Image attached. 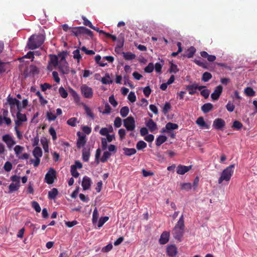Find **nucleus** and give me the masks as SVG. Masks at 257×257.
Here are the masks:
<instances>
[{"label":"nucleus","mask_w":257,"mask_h":257,"mask_svg":"<svg viewBox=\"0 0 257 257\" xmlns=\"http://www.w3.org/2000/svg\"><path fill=\"white\" fill-rule=\"evenodd\" d=\"M185 224L183 214L180 216L172 231L174 238L179 242L181 241L184 233Z\"/></svg>","instance_id":"f257e3e1"},{"label":"nucleus","mask_w":257,"mask_h":257,"mask_svg":"<svg viewBox=\"0 0 257 257\" xmlns=\"http://www.w3.org/2000/svg\"><path fill=\"white\" fill-rule=\"evenodd\" d=\"M45 40V35L39 34L37 35H32L29 39L27 45L29 49L34 50L40 47Z\"/></svg>","instance_id":"f03ea898"},{"label":"nucleus","mask_w":257,"mask_h":257,"mask_svg":"<svg viewBox=\"0 0 257 257\" xmlns=\"http://www.w3.org/2000/svg\"><path fill=\"white\" fill-rule=\"evenodd\" d=\"M234 164L230 165L223 170L220 177L218 179L219 184L222 183L223 181L228 182L230 180L234 172Z\"/></svg>","instance_id":"7ed1b4c3"},{"label":"nucleus","mask_w":257,"mask_h":257,"mask_svg":"<svg viewBox=\"0 0 257 257\" xmlns=\"http://www.w3.org/2000/svg\"><path fill=\"white\" fill-rule=\"evenodd\" d=\"M60 58L58 67L59 70L64 74H67L69 73L70 70L68 64L66 60V54L64 53H60L59 54Z\"/></svg>","instance_id":"20e7f679"},{"label":"nucleus","mask_w":257,"mask_h":257,"mask_svg":"<svg viewBox=\"0 0 257 257\" xmlns=\"http://www.w3.org/2000/svg\"><path fill=\"white\" fill-rule=\"evenodd\" d=\"M7 101L10 105L11 112L12 115L16 110H19L22 108L21 102L15 98H13L9 96L7 98Z\"/></svg>","instance_id":"39448f33"},{"label":"nucleus","mask_w":257,"mask_h":257,"mask_svg":"<svg viewBox=\"0 0 257 257\" xmlns=\"http://www.w3.org/2000/svg\"><path fill=\"white\" fill-rule=\"evenodd\" d=\"M49 56L50 60L48 62L47 69L49 71H52L53 69V67L58 66L60 58L59 55L57 56L53 54H50Z\"/></svg>","instance_id":"423d86ee"},{"label":"nucleus","mask_w":257,"mask_h":257,"mask_svg":"<svg viewBox=\"0 0 257 257\" xmlns=\"http://www.w3.org/2000/svg\"><path fill=\"white\" fill-rule=\"evenodd\" d=\"M80 89L81 93L85 98H91L92 97L93 91L91 87L86 84H83L81 85Z\"/></svg>","instance_id":"0eeeda50"},{"label":"nucleus","mask_w":257,"mask_h":257,"mask_svg":"<svg viewBox=\"0 0 257 257\" xmlns=\"http://www.w3.org/2000/svg\"><path fill=\"white\" fill-rule=\"evenodd\" d=\"M123 125L127 131H134L135 128V121L134 117L130 116L124 119Z\"/></svg>","instance_id":"6e6552de"},{"label":"nucleus","mask_w":257,"mask_h":257,"mask_svg":"<svg viewBox=\"0 0 257 257\" xmlns=\"http://www.w3.org/2000/svg\"><path fill=\"white\" fill-rule=\"evenodd\" d=\"M2 140L6 144L7 147L10 150L16 144L13 137L9 134L4 135L2 137Z\"/></svg>","instance_id":"1a4fd4ad"},{"label":"nucleus","mask_w":257,"mask_h":257,"mask_svg":"<svg viewBox=\"0 0 257 257\" xmlns=\"http://www.w3.org/2000/svg\"><path fill=\"white\" fill-rule=\"evenodd\" d=\"M56 174V171L51 168L45 175V181L48 184H51L54 182V178Z\"/></svg>","instance_id":"9d476101"},{"label":"nucleus","mask_w":257,"mask_h":257,"mask_svg":"<svg viewBox=\"0 0 257 257\" xmlns=\"http://www.w3.org/2000/svg\"><path fill=\"white\" fill-rule=\"evenodd\" d=\"M225 125V121L222 118H218L213 121L212 125L216 130H221L224 127Z\"/></svg>","instance_id":"9b49d317"},{"label":"nucleus","mask_w":257,"mask_h":257,"mask_svg":"<svg viewBox=\"0 0 257 257\" xmlns=\"http://www.w3.org/2000/svg\"><path fill=\"white\" fill-rule=\"evenodd\" d=\"M223 90V87L219 85L215 87L214 92L211 94V97L213 100H217L221 95Z\"/></svg>","instance_id":"f8f14e48"},{"label":"nucleus","mask_w":257,"mask_h":257,"mask_svg":"<svg viewBox=\"0 0 257 257\" xmlns=\"http://www.w3.org/2000/svg\"><path fill=\"white\" fill-rule=\"evenodd\" d=\"M92 184V181L91 179L86 176H85L83 178L82 182V186L83 187V189L84 190H88Z\"/></svg>","instance_id":"ddd939ff"},{"label":"nucleus","mask_w":257,"mask_h":257,"mask_svg":"<svg viewBox=\"0 0 257 257\" xmlns=\"http://www.w3.org/2000/svg\"><path fill=\"white\" fill-rule=\"evenodd\" d=\"M191 166H186L179 165L177 168V173L180 175H184L191 170Z\"/></svg>","instance_id":"4468645a"},{"label":"nucleus","mask_w":257,"mask_h":257,"mask_svg":"<svg viewBox=\"0 0 257 257\" xmlns=\"http://www.w3.org/2000/svg\"><path fill=\"white\" fill-rule=\"evenodd\" d=\"M77 136L79 137L77 141V147L78 148L84 146L86 144V138L84 135H81L80 132L77 133Z\"/></svg>","instance_id":"2eb2a0df"},{"label":"nucleus","mask_w":257,"mask_h":257,"mask_svg":"<svg viewBox=\"0 0 257 257\" xmlns=\"http://www.w3.org/2000/svg\"><path fill=\"white\" fill-rule=\"evenodd\" d=\"M170 233L168 231H164L161 235L159 242L161 244L167 243L169 239Z\"/></svg>","instance_id":"dca6fc26"},{"label":"nucleus","mask_w":257,"mask_h":257,"mask_svg":"<svg viewBox=\"0 0 257 257\" xmlns=\"http://www.w3.org/2000/svg\"><path fill=\"white\" fill-rule=\"evenodd\" d=\"M167 254L170 257H174L177 253V249L175 245H170L167 248Z\"/></svg>","instance_id":"f3484780"},{"label":"nucleus","mask_w":257,"mask_h":257,"mask_svg":"<svg viewBox=\"0 0 257 257\" xmlns=\"http://www.w3.org/2000/svg\"><path fill=\"white\" fill-rule=\"evenodd\" d=\"M146 125L151 132H153L157 129V124L152 119L147 122Z\"/></svg>","instance_id":"a211bd4d"},{"label":"nucleus","mask_w":257,"mask_h":257,"mask_svg":"<svg viewBox=\"0 0 257 257\" xmlns=\"http://www.w3.org/2000/svg\"><path fill=\"white\" fill-rule=\"evenodd\" d=\"M196 123L201 127L202 128H205L208 129L209 128V125L207 124L204 120L202 117H199L197 118L196 121Z\"/></svg>","instance_id":"6ab92c4d"},{"label":"nucleus","mask_w":257,"mask_h":257,"mask_svg":"<svg viewBox=\"0 0 257 257\" xmlns=\"http://www.w3.org/2000/svg\"><path fill=\"white\" fill-rule=\"evenodd\" d=\"M90 155V149L84 148L82 150L83 160L85 162H88L89 161Z\"/></svg>","instance_id":"aec40b11"},{"label":"nucleus","mask_w":257,"mask_h":257,"mask_svg":"<svg viewBox=\"0 0 257 257\" xmlns=\"http://www.w3.org/2000/svg\"><path fill=\"white\" fill-rule=\"evenodd\" d=\"M196 52V49L193 47L191 46L186 52V54L184 55V57H186L188 58H192Z\"/></svg>","instance_id":"412c9836"},{"label":"nucleus","mask_w":257,"mask_h":257,"mask_svg":"<svg viewBox=\"0 0 257 257\" xmlns=\"http://www.w3.org/2000/svg\"><path fill=\"white\" fill-rule=\"evenodd\" d=\"M213 105L210 103H205L201 106L202 111L205 113H208L213 108Z\"/></svg>","instance_id":"4be33fe9"},{"label":"nucleus","mask_w":257,"mask_h":257,"mask_svg":"<svg viewBox=\"0 0 257 257\" xmlns=\"http://www.w3.org/2000/svg\"><path fill=\"white\" fill-rule=\"evenodd\" d=\"M83 31V27H78L73 28L71 32L72 34L76 36H78L80 34H82Z\"/></svg>","instance_id":"5701e85b"},{"label":"nucleus","mask_w":257,"mask_h":257,"mask_svg":"<svg viewBox=\"0 0 257 257\" xmlns=\"http://www.w3.org/2000/svg\"><path fill=\"white\" fill-rule=\"evenodd\" d=\"M33 155L35 158H40L42 156V151L39 147H36L34 148L33 151Z\"/></svg>","instance_id":"b1692460"},{"label":"nucleus","mask_w":257,"mask_h":257,"mask_svg":"<svg viewBox=\"0 0 257 257\" xmlns=\"http://www.w3.org/2000/svg\"><path fill=\"white\" fill-rule=\"evenodd\" d=\"M167 137L164 135L159 136L156 140V145L157 146H161L163 143L167 141Z\"/></svg>","instance_id":"393cba45"},{"label":"nucleus","mask_w":257,"mask_h":257,"mask_svg":"<svg viewBox=\"0 0 257 257\" xmlns=\"http://www.w3.org/2000/svg\"><path fill=\"white\" fill-rule=\"evenodd\" d=\"M165 128L167 131L169 132L170 131L177 129L178 125L176 123L168 122L166 124Z\"/></svg>","instance_id":"a878e982"},{"label":"nucleus","mask_w":257,"mask_h":257,"mask_svg":"<svg viewBox=\"0 0 257 257\" xmlns=\"http://www.w3.org/2000/svg\"><path fill=\"white\" fill-rule=\"evenodd\" d=\"M123 150L124 151V155L127 156L133 155L137 152L136 149L134 148H123Z\"/></svg>","instance_id":"bb28decb"},{"label":"nucleus","mask_w":257,"mask_h":257,"mask_svg":"<svg viewBox=\"0 0 257 257\" xmlns=\"http://www.w3.org/2000/svg\"><path fill=\"white\" fill-rule=\"evenodd\" d=\"M21 109L18 110L16 113L17 119L19 121L23 122H25L27 120V118L26 114H22L21 113Z\"/></svg>","instance_id":"cd10ccee"},{"label":"nucleus","mask_w":257,"mask_h":257,"mask_svg":"<svg viewBox=\"0 0 257 257\" xmlns=\"http://www.w3.org/2000/svg\"><path fill=\"white\" fill-rule=\"evenodd\" d=\"M123 56L126 60H132L136 58V55L131 52H123Z\"/></svg>","instance_id":"c85d7f7f"},{"label":"nucleus","mask_w":257,"mask_h":257,"mask_svg":"<svg viewBox=\"0 0 257 257\" xmlns=\"http://www.w3.org/2000/svg\"><path fill=\"white\" fill-rule=\"evenodd\" d=\"M58 191L56 188H53L48 192V198L50 199H54L58 195Z\"/></svg>","instance_id":"c756f323"},{"label":"nucleus","mask_w":257,"mask_h":257,"mask_svg":"<svg viewBox=\"0 0 257 257\" xmlns=\"http://www.w3.org/2000/svg\"><path fill=\"white\" fill-rule=\"evenodd\" d=\"M112 154L108 151H105L103 155L100 159V161L102 163L106 162L107 160L110 158V157L111 156Z\"/></svg>","instance_id":"7c9ffc66"},{"label":"nucleus","mask_w":257,"mask_h":257,"mask_svg":"<svg viewBox=\"0 0 257 257\" xmlns=\"http://www.w3.org/2000/svg\"><path fill=\"white\" fill-rule=\"evenodd\" d=\"M20 184L19 183H11L9 187V192L13 193L19 188Z\"/></svg>","instance_id":"2f4dec72"},{"label":"nucleus","mask_w":257,"mask_h":257,"mask_svg":"<svg viewBox=\"0 0 257 257\" xmlns=\"http://www.w3.org/2000/svg\"><path fill=\"white\" fill-rule=\"evenodd\" d=\"M16 156L19 158L20 154L22 153L24 150V148L20 145H17L14 149Z\"/></svg>","instance_id":"473e14b6"},{"label":"nucleus","mask_w":257,"mask_h":257,"mask_svg":"<svg viewBox=\"0 0 257 257\" xmlns=\"http://www.w3.org/2000/svg\"><path fill=\"white\" fill-rule=\"evenodd\" d=\"M244 93L247 96H253L255 95V92L250 87H247L244 89Z\"/></svg>","instance_id":"72a5a7b5"},{"label":"nucleus","mask_w":257,"mask_h":257,"mask_svg":"<svg viewBox=\"0 0 257 257\" xmlns=\"http://www.w3.org/2000/svg\"><path fill=\"white\" fill-rule=\"evenodd\" d=\"M99 217V214L96 208H95L93 212L92 222L93 224H95L97 221Z\"/></svg>","instance_id":"f704fd0d"},{"label":"nucleus","mask_w":257,"mask_h":257,"mask_svg":"<svg viewBox=\"0 0 257 257\" xmlns=\"http://www.w3.org/2000/svg\"><path fill=\"white\" fill-rule=\"evenodd\" d=\"M212 75L210 73L205 72L203 74L201 79L202 81L204 82H207L212 78Z\"/></svg>","instance_id":"c9c22d12"},{"label":"nucleus","mask_w":257,"mask_h":257,"mask_svg":"<svg viewBox=\"0 0 257 257\" xmlns=\"http://www.w3.org/2000/svg\"><path fill=\"white\" fill-rule=\"evenodd\" d=\"M129 112V108L127 106L122 107L120 110V114L121 116L124 117L127 115Z\"/></svg>","instance_id":"e433bc0d"},{"label":"nucleus","mask_w":257,"mask_h":257,"mask_svg":"<svg viewBox=\"0 0 257 257\" xmlns=\"http://www.w3.org/2000/svg\"><path fill=\"white\" fill-rule=\"evenodd\" d=\"M182 190L189 191L192 188V185L190 183H183L180 184Z\"/></svg>","instance_id":"4c0bfd02"},{"label":"nucleus","mask_w":257,"mask_h":257,"mask_svg":"<svg viewBox=\"0 0 257 257\" xmlns=\"http://www.w3.org/2000/svg\"><path fill=\"white\" fill-rule=\"evenodd\" d=\"M109 219V217L108 216H104L100 217L99 219L98 222V227L99 228L102 227L103 224Z\"/></svg>","instance_id":"58836bf2"},{"label":"nucleus","mask_w":257,"mask_h":257,"mask_svg":"<svg viewBox=\"0 0 257 257\" xmlns=\"http://www.w3.org/2000/svg\"><path fill=\"white\" fill-rule=\"evenodd\" d=\"M171 105L170 103L168 102H166L165 103L164 107H163L162 111L163 113L166 115L168 113L169 111L171 109Z\"/></svg>","instance_id":"ea45409f"},{"label":"nucleus","mask_w":257,"mask_h":257,"mask_svg":"<svg viewBox=\"0 0 257 257\" xmlns=\"http://www.w3.org/2000/svg\"><path fill=\"white\" fill-rule=\"evenodd\" d=\"M70 93L71 96L73 97L74 100L76 102L79 101V96L78 93L73 89L70 88Z\"/></svg>","instance_id":"a19ab883"},{"label":"nucleus","mask_w":257,"mask_h":257,"mask_svg":"<svg viewBox=\"0 0 257 257\" xmlns=\"http://www.w3.org/2000/svg\"><path fill=\"white\" fill-rule=\"evenodd\" d=\"M136 147L138 150H141L147 147V144L143 141H140L137 143Z\"/></svg>","instance_id":"79ce46f5"},{"label":"nucleus","mask_w":257,"mask_h":257,"mask_svg":"<svg viewBox=\"0 0 257 257\" xmlns=\"http://www.w3.org/2000/svg\"><path fill=\"white\" fill-rule=\"evenodd\" d=\"M164 65V61H161V63H156L154 67L155 69V71L157 73H161V69L163 67V65Z\"/></svg>","instance_id":"37998d69"},{"label":"nucleus","mask_w":257,"mask_h":257,"mask_svg":"<svg viewBox=\"0 0 257 257\" xmlns=\"http://www.w3.org/2000/svg\"><path fill=\"white\" fill-rule=\"evenodd\" d=\"M59 93L60 96L63 98H66L68 96V93L67 91L63 87H60L59 88Z\"/></svg>","instance_id":"c03bdc74"},{"label":"nucleus","mask_w":257,"mask_h":257,"mask_svg":"<svg viewBox=\"0 0 257 257\" xmlns=\"http://www.w3.org/2000/svg\"><path fill=\"white\" fill-rule=\"evenodd\" d=\"M154 69V65L153 63H150L145 68V71L147 73H151Z\"/></svg>","instance_id":"a18cd8bd"},{"label":"nucleus","mask_w":257,"mask_h":257,"mask_svg":"<svg viewBox=\"0 0 257 257\" xmlns=\"http://www.w3.org/2000/svg\"><path fill=\"white\" fill-rule=\"evenodd\" d=\"M101 56L100 55H96L95 57V60L96 61V62L101 67H104L105 66H106L107 65V63H104V62H100V60H101Z\"/></svg>","instance_id":"49530a36"},{"label":"nucleus","mask_w":257,"mask_h":257,"mask_svg":"<svg viewBox=\"0 0 257 257\" xmlns=\"http://www.w3.org/2000/svg\"><path fill=\"white\" fill-rule=\"evenodd\" d=\"M77 122V118L76 117H71L67 120V123L69 125L75 126L76 125Z\"/></svg>","instance_id":"de8ad7c7"},{"label":"nucleus","mask_w":257,"mask_h":257,"mask_svg":"<svg viewBox=\"0 0 257 257\" xmlns=\"http://www.w3.org/2000/svg\"><path fill=\"white\" fill-rule=\"evenodd\" d=\"M32 206L37 212H40L41 211V207L37 202L33 201L32 202Z\"/></svg>","instance_id":"09e8293b"},{"label":"nucleus","mask_w":257,"mask_h":257,"mask_svg":"<svg viewBox=\"0 0 257 257\" xmlns=\"http://www.w3.org/2000/svg\"><path fill=\"white\" fill-rule=\"evenodd\" d=\"M4 169L6 171L10 172L12 169V164L9 161L6 162L4 165Z\"/></svg>","instance_id":"8fccbe9b"},{"label":"nucleus","mask_w":257,"mask_h":257,"mask_svg":"<svg viewBox=\"0 0 257 257\" xmlns=\"http://www.w3.org/2000/svg\"><path fill=\"white\" fill-rule=\"evenodd\" d=\"M70 172L72 176L75 178H77L79 175V173L77 171V169H75L74 166H71Z\"/></svg>","instance_id":"3c124183"},{"label":"nucleus","mask_w":257,"mask_h":257,"mask_svg":"<svg viewBox=\"0 0 257 257\" xmlns=\"http://www.w3.org/2000/svg\"><path fill=\"white\" fill-rule=\"evenodd\" d=\"M73 58L77 59L78 62L81 59V56L80 54V51L78 49L75 50L73 52Z\"/></svg>","instance_id":"603ef678"},{"label":"nucleus","mask_w":257,"mask_h":257,"mask_svg":"<svg viewBox=\"0 0 257 257\" xmlns=\"http://www.w3.org/2000/svg\"><path fill=\"white\" fill-rule=\"evenodd\" d=\"M127 98L131 102H134L136 100V95L135 93L133 91L130 92L129 94L128 95Z\"/></svg>","instance_id":"864d4df0"},{"label":"nucleus","mask_w":257,"mask_h":257,"mask_svg":"<svg viewBox=\"0 0 257 257\" xmlns=\"http://www.w3.org/2000/svg\"><path fill=\"white\" fill-rule=\"evenodd\" d=\"M121 119L119 117H116L114 121V126L115 127H119L121 125Z\"/></svg>","instance_id":"5fc2aeb1"},{"label":"nucleus","mask_w":257,"mask_h":257,"mask_svg":"<svg viewBox=\"0 0 257 257\" xmlns=\"http://www.w3.org/2000/svg\"><path fill=\"white\" fill-rule=\"evenodd\" d=\"M49 132L52 136V139L55 140L57 139L56 133L55 129L53 127H50L49 129Z\"/></svg>","instance_id":"6e6d98bb"},{"label":"nucleus","mask_w":257,"mask_h":257,"mask_svg":"<svg viewBox=\"0 0 257 257\" xmlns=\"http://www.w3.org/2000/svg\"><path fill=\"white\" fill-rule=\"evenodd\" d=\"M81 51L84 52L85 54L89 55H92L95 54L94 51L91 50H87V48L85 46H83L81 49Z\"/></svg>","instance_id":"4d7b16f0"},{"label":"nucleus","mask_w":257,"mask_h":257,"mask_svg":"<svg viewBox=\"0 0 257 257\" xmlns=\"http://www.w3.org/2000/svg\"><path fill=\"white\" fill-rule=\"evenodd\" d=\"M232 127L239 130L242 128V124L240 121L235 120L233 123Z\"/></svg>","instance_id":"13d9d810"},{"label":"nucleus","mask_w":257,"mask_h":257,"mask_svg":"<svg viewBox=\"0 0 257 257\" xmlns=\"http://www.w3.org/2000/svg\"><path fill=\"white\" fill-rule=\"evenodd\" d=\"M109 102L114 107H116L118 104L117 102L115 99L113 95L109 96Z\"/></svg>","instance_id":"bf43d9fd"},{"label":"nucleus","mask_w":257,"mask_h":257,"mask_svg":"<svg viewBox=\"0 0 257 257\" xmlns=\"http://www.w3.org/2000/svg\"><path fill=\"white\" fill-rule=\"evenodd\" d=\"M110 111L111 108L109 105L107 103H106L104 105V109L102 111H100L102 112L103 114H109L110 112Z\"/></svg>","instance_id":"052dcab7"},{"label":"nucleus","mask_w":257,"mask_h":257,"mask_svg":"<svg viewBox=\"0 0 257 257\" xmlns=\"http://www.w3.org/2000/svg\"><path fill=\"white\" fill-rule=\"evenodd\" d=\"M179 71L177 66L176 64L172 63L170 66V73H176Z\"/></svg>","instance_id":"680f3d73"},{"label":"nucleus","mask_w":257,"mask_h":257,"mask_svg":"<svg viewBox=\"0 0 257 257\" xmlns=\"http://www.w3.org/2000/svg\"><path fill=\"white\" fill-rule=\"evenodd\" d=\"M47 117L49 121H53L56 118V116L51 112H47Z\"/></svg>","instance_id":"e2e57ef3"},{"label":"nucleus","mask_w":257,"mask_h":257,"mask_svg":"<svg viewBox=\"0 0 257 257\" xmlns=\"http://www.w3.org/2000/svg\"><path fill=\"white\" fill-rule=\"evenodd\" d=\"M109 132V130L107 127H102L99 131V133L102 136H106Z\"/></svg>","instance_id":"0e129e2a"},{"label":"nucleus","mask_w":257,"mask_h":257,"mask_svg":"<svg viewBox=\"0 0 257 257\" xmlns=\"http://www.w3.org/2000/svg\"><path fill=\"white\" fill-rule=\"evenodd\" d=\"M85 112L87 114V115L90 117L92 119H94V115L93 114V113L92 112V111H91L90 109L87 107V106H85Z\"/></svg>","instance_id":"69168bd1"},{"label":"nucleus","mask_w":257,"mask_h":257,"mask_svg":"<svg viewBox=\"0 0 257 257\" xmlns=\"http://www.w3.org/2000/svg\"><path fill=\"white\" fill-rule=\"evenodd\" d=\"M82 18L83 20V24L85 26H88L91 28L93 26L91 22L90 21H89L88 19H87L86 18V17H85L84 16H82Z\"/></svg>","instance_id":"338daca9"},{"label":"nucleus","mask_w":257,"mask_h":257,"mask_svg":"<svg viewBox=\"0 0 257 257\" xmlns=\"http://www.w3.org/2000/svg\"><path fill=\"white\" fill-rule=\"evenodd\" d=\"M107 141L105 138H101V147L103 150H105L107 148Z\"/></svg>","instance_id":"774afa93"}]
</instances>
